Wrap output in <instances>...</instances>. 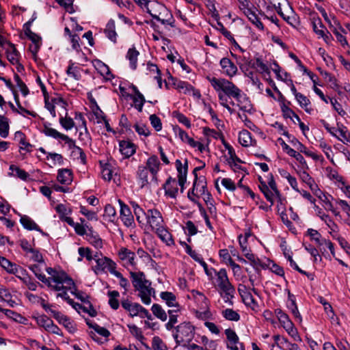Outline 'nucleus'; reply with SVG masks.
<instances>
[{
	"label": "nucleus",
	"instance_id": "f257e3e1",
	"mask_svg": "<svg viewBox=\"0 0 350 350\" xmlns=\"http://www.w3.org/2000/svg\"><path fill=\"white\" fill-rule=\"evenodd\" d=\"M207 79L215 91H222L228 97H232L237 101V105L239 109L245 112H250L251 107L250 105H242L241 100V90L237 87L232 82L225 79H217L215 77H208Z\"/></svg>",
	"mask_w": 350,
	"mask_h": 350
},
{
	"label": "nucleus",
	"instance_id": "f03ea898",
	"mask_svg": "<svg viewBox=\"0 0 350 350\" xmlns=\"http://www.w3.org/2000/svg\"><path fill=\"white\" fill-rule=\"evenodd\" d=\"M207 79L215 91H222L228 97H232L237 101V105L239 109L245 112H250L251 107L250 105H242L241 100V90L237 87L232 82L225 79H217L215 77H208Z\"/></svg>",
	"mask_w": 350,
	"mask_h": 350
},
{
	"label": "nucleus",
	"instance_id": "7ed1b4c3",
	"mask_svg": "<svg viewBox=\"0 0 350 350\" xmlns=\"http://www.w3.org/2000/svg\"><path fill=\"white\" fill-rule=\"evenodd\" d=\"M131 282L135 291H139V297L142 301L146 305L151 303L150 296L155 293V291L151 287V282L146 278L142 271H130Z\"/></svg>",
	"mask_w": 350,
	"mask_h": 350
},
{
	"label": "nucleus",
	"instance_id": "20e7f679",
	"mask_svg": "<svg viewBox=\"0 0 350 350\" xmlns=\"http://www.w3.org/2000/svg\"><path fill=\"white\" fill-rule=\"evenodd\" d=\"M176 333L173 336L177 345L186 347L193 340L195 327L189 322H183L175 327Z\"/></svg>",
	"mask_w": 350,
	"mask_h": 350
},
{
	"label": "nucleus",
	"instance_id": "39448f33",
	"mask_svg": "<svg viewBox=\"0 0 350 350\" xmlns=\"http://www.w3.org/2000/svg\"><path fill=\"white\" fill-rule=\"evenodd\" d=\"M152 230L156 231L164 226V221L161 213L157 209H149L147 211V220Z\"/></svg>",
	"mask_w": 350,
	"mask_h": 350
},
{
	"label": "nucleus",
	"instance_id": "423d86ee",
	"mask_svg": "<svg viewBox=\"0 0 350 350\" xmlns=\"http://www.w3.org/2000/svg\"><path fill=\"white\" fill-rule=\"evenodd\" d=\"M46 271L48 274L50 275V277L47 279L49 280V282L51 284V281L53 282L65 283L67 284H70L72 283L71 278H70L64 271H57L51 267L46 268Z\"/></svg>",
	"mask_w": 350,
	"mask_h": 350
},
{
	"label": "nucleus",
	"instance_id": "0eeeda50",
	"mask_svg": "<svg viewBox=\"0 0 350 350\" xmlns=\"http://www.w3.org/2000/svg\"><path fill=\"white\" fill-rule=\"evenodd\" d=\"M118 257L125 267L131 266L135 267L137 265L135 254L126 247H122L118 252Z\"/></svg>",
	"mask_w": 350,
	"mask_h": 350
},
{
	"label": "nucleus",
	"instance_id": "6e6552de",
	"mask_svg": "<svg viewBox=\"0 0 350 350\" xmlns=\"http://www.w3.org/2000/svg\"><path fill=\"white\" fill-rule=\"evenodd\" d=\"M43 132L47 136L51 137L55 139H61L68 144V147L74 146V140L70 138L66 135L58 132L55 129L50 127V124H44Z\"/></svg>",
	"mask_w": 350,
	"mask_h": 350
},
{
	"label": "nucleus",
	"instance_id": "1a4fd4ad",
	"mask_svg": "<svg viewBox=\"0 0 350 350\" xmlns=\"http://www.w3.org/2000/svg\"><path fill=\"white\" fill-rule=\"evenodd\" d=\"M275 313L280 323L282 324V327L285 329L288 334L292 336L295 335L297 334L296 329L294 327L293 323L289 319L288 316L280 309L276 310Z\"/></svg>",
	"mask_w": 350,
	"mask_h": 350
},
{
	"label": "nucleus",
	"instance_id": "9d476101",
	"mask_svg": "<svg viewBox=\"0 0 350 350\" xmlns=\"http://www.w3.org/2000/svg\"><path fill=\"white\" fill-rule=\"evenodd\" d=\"M160 161L157 156L153 154L146 161V165L150 173L151 181H157V173L160 170Z\"/></svg>",
	"mask_w": 350,
	"mask_h": 350
},
{
	"label": "nucleus",
	"instance_id": "9b49d317",
	"mask_svg": "<svg viewBox=\"0 0 350 350\" xmlns=\"http://www.w3.org/2000/svg\"><path fill=\"white\" fill-rule=\"evenodd\" d=\"M176 167L178 171V185L180 186V191H184V185L187 181V174L188 170V161L187 159L185 160V163L183 165L179 159L176 161Z\"/></svg>",
	"mask_w": 350,
	"mask_h": 350
},
{
	"label": "nucleus",
	"instance_id": "f8f14e48",
	"mask_svg": "<svg viewBox=\"0 0 350 350\" xmlns=\"http://www.w3.org/2000/svg\"><path fill=\"white\" fill-rule=\"evenodd\" d=\"M225 334L228 340V343L227 344V347L230 350H239L238 345L240 346V349L241 350H244L243 345L241 342H239V338L237 335L236 332L230 329H226L225 330Z\"/></svg>",
	"mask_w": 350,
	"mask_h": 350
},
{
	"label": "nucleus",
	"instance_id": "ddd939ff",
	"mask_svg": "<svg viewBox=\"0 0 350 350\" xmlns=\"http://www.w3.org/2000/svg\"><path fill=\"white\" fill-rule=\"evenodd\" d=\"M118 202L120 205V218L122 221L126 226H133L134 225V217L129 207L121 200H119Z\"/></svg>",
	"mask_w": 350,
	"mask_h": 350
},
{
	"label": "nucleus",
	"instance_id": "4468645a",
	"mask_svg": "<svg viewBox=\"0 0 350 350\" xmlns=\"http://www.w3.org/2000/svg\"><path fill=\"white\" fill-rule=\"evenodd\" d=\"M312 28L319 38H323V40L327 42V36L326 33L327 29L326 26L323 23L322 20L319 17H313L312 18Z\"/></svg>",
	"mask_w": 350,
	"mask_h": 350
},
{
	"label": "nucleus",
	"instance_id": "2eb2a0df",
	"mask_svg": "<svg viewBox=\"0 0 350 350\" xmlns=\"http://www.w3.org/2000/svg\"><path fill=\"white\" fill-rule=\"evenodd\" d=\"M50 313L58 321L59 323L62 324L70 333L75 332L76 328L73 323L70 321V319L62 314L60 312L49 309Z\"/></svg>",
	"mask_w": 350,
	"mask_h": 350
},
{
	"label": "nucleus",
	"instance_id": "dca6fc26",
	"mask_svg": "<svg viewBox=\"0 0 350 350\" xmlns=\"http://www.w3.org/2000/svg\"><path fill=\"white\" fill-rule=\"evenodd\" d=\"M163 188L166 196L172 198H176L178 192V183L175 178L169 177L164 184Z\"/></svg>",
	"mask_w": 350,
	"mask_h": 350
},
{
	"label": "nucleus",
	"instance_id": "f3484780",
	"mask_svg": "<svg viewBox=\"0 0 350 350\" xmlns=\"http://www.w3.org/2000/svg\"><path fill=\"white\" fill-rule=\"evenodd\" d=\"M137 175L139 181L141 183L142 188L148 186L152 182L150 180V171L147 169L146 167H144V165H140L138 167ZM154 182L157 183V181Z\"/></svg>",
	"mask_w": 350,
	"mask_h": 350
},
{
	"label": "nucleus",
	"instance_id": "a211bd4d",
	"mask_svg": "<svg viewBox=\"0 0 350 350\" xmlns=\"http://www.w3.org/2000/svg\"><path fill=\"white\" fill-rule=\"evenodd\" d=\"M206 190V180L204 176H202L199 177V179L194 180L191 189L192 195L199 197L200 194L204 193Z\"/></svg>",
	"mask_w": 350,
	"mask_h": 350
},
{
	"label": "nucleus",
	"instance_id": "6ab92c4d",
	"mask_svg": "<svg viewBox=\"0 0 350 350\" xmlns=\"http://www.w3.org/2000/svg\"><path fill=\"white\" fill-rule=\"evenodd\" d=\"M330 31L334 33L337 41L340 43L343 48H345L346 46L349 47L346 37L344 36V33H346V31L342 27H340L339 29H337L334 27L329 21V32ZM329 37H332L330 33Z\"/></svg>",
	"mask_w": 350,
	"mask_h": 350
},
{
	"label": "nucleus",
	"instance_id": "aec40b11",
	"mask_svg": "<svg viewBox=\"0 0 350 350\" xmlns=\"http://www.w3.org/2000/svg\"><path fill=\"white\" fill-rule=\"evenodd\" d=\"M86 228L88 232L85 236L88 241L96 248H101L103 247V241L98 234L93 230L92 227L87 226Z\"/></svg>",
	"mask_w": 350,
	"mask_h": 350
},
{
	"label": "nucleus",
	"instance_id": "412c9836",
	"mask_svg": "<svg viewBox=\"0 0 350 350\" xmlns=\"http://www.w3.org/2000/svg\"><path fill=\"white\" fill-rule=\"evenodd\" d=\"M120 151L125 158H129L136 152L135 145L130 141L122 140L119 142Z\"/></svg>",
	"mask_w": 350,
	"mask_h": 350
},
{
	"label": "nucleus",
	"instance_id": "4be33fe9",
	"mask_svg": "<svg viewBox=\"0 0 350 350\" xmlns=\"http://www.w3.org/2000/svg\"><path fill=\"white\" fill-rule=\"evenodd\" d=\"M0 266L10 273L16 274L19 271L22 273L24 272V269L22 267L17 266L16 264L11 262L9 260L2 256H0Z\"/></svg>",
	"mask_w": 350,
	"mask_h": 350
},
{
	"label": "nucleus",
	"instance_id": "5701e85b",
	"mask_svg": "<svg viewBox=\"0 0 350 350\" xmlns=\"http://www.w3.org/2000/svg\"><path fill=\"white\" fill-rule=\"evenodd\" d=\"M307 234L310 237L312 241H315L319 250L322 252L323 256L326 258V254H325V249L323 248L324 252H323V249L321 247L324 243H326V239L323 238L317 230L312 228L308 230Z\"/></svg>",
	"mask_w": 350,
	"mask_h": 350
},
{
	"label": "nucleus",
	"instance_id": "b1692460",
	"mask_svg": "<svg viewBox=\"0 0 350 350\" xmlns=\"http://www.w3.org/2000/svg\"><path fill=\"white\" fill-rule=\"evenodd\" d=\"M148 3L149 1H146V3L144 5V7L146 8V12L154 18V19H156L157 21L161 22L163 25H170V27H175V20L172 16V14L169 12L167 14V15L169 16V17L167 18H161L160 16L159 15H157V14H154L151 12V10L149 9L148 8Z\"/></svg>",
	"mask_w": 350,
	"mask_h": 350
},
{
	"label": "nucleus",
	"instance_id": "393cba45",
	"mask_svg": "<svg viewBox=\"0 0 350 350\" xmlns=\"http://www.w3.org/2000/svg\"><path fill=\"white\" fill-rule=\"evenodd\" d=\"M121 304L122 308L129 312L131 317H136L140 313L142 306L139 304L132 303L128 299L122 300Z\"/></svg>",
	"mask_w": 350,
	"mask_h": 350
},
{
	"label": "nucleus",
	"instance_id": "a878e982",
	"mask_svg": "<svg viewBox=\"0 0 350 350\" xmlns=\"http://www.w3.org/2000/svg\"><path fill=\"white\" fill-rule=\"evenodd\" d=\"M217 282L220 290L227 288L228 287L232 286V285L230 282L226 270L225 269H221L216 273Z\"/></svg>",
	"mask_w": 350,
	"mask_h": 350
},
{
	"label": "nucleus",
	"instance_id": "bb28decb",
	"mask_svg": "<svg viewBox=\"0 0 350 350\" xmlns=\"http://www.w3.org/2000/svg\"><path fill=\"white\" fill-rule=\"evenodd\" d=\"M329 134L338 138L341 141L346 140L350 143V133L348 132L346 127L342 129H336L335 127H329Z\"/></svg>",
	"mask_w": 350,
	"mask_h": 350
},
{
	"label": "nucleus",
	"instance_id": "cd10ccee",
	"mask_svg": "<svg viewBox=\"0 0 350 350\" xmlns=\"http://www.w3.org/2000/svg\"><path fill=\"white\" fill-rule=\"evenodd\" d=\"M154 232L161 239V240L165 243L167 245H174V239H172V236L165 228V226H162L161 228H159V229Z\"/></svg>",
	"mask_w": 350,
	"mask_h": 350
},
{
	"label": "nucleus",
	"instance_id": "c85d7f7f",
	"mask_svg": "<svg viewBox=\"0 0 350 350\" xmlns=\"http://www.w3.org/2000/svg\"><path fill=\"white\" fill-rule=\"evenodd\" d=\"M174 85H176V88L179 91H182L185 94L193 92L194 96H200V92L198 91H196L194 88L187 82L176 80V82L174 83Z\"/></svg>",
	"mask_w": 350,
	"mask_h": 350
},
{
	"label": "nucleus",
	"instance_id": "c756f323",
	"mask_svg": "<svg viewBox=\"0 0 350 350\" xmlns=\"http://www.w3.org/2000/svg\"><path fill=\"white\" fill-rule=\"evenodd\" d=\"M220 65L222 68L226 69V72L228 76L232 77L237 72V66L228 58H222L220 60Z\"/></svg>",
	"mask_w": 350,
	"mask_h": 350
},
{
	"label": "nucleus",
	"instance_id": "7c9ffc66",
	"mask_svg": "<svg viewBox=\"0 0 350 350\" xmlns=\"http://www.w3.org/2000/svg\"><path fill=\"white\" fill-rule=\"evenodd\" d=\"M244 14L247 17L249 21L254 25L260 30H264V25L260 21L257 14L252 10H247L243 11Z\"/></svg>",
	"mask_w": 350,
	"mask_h": 350
},
{
	"label": "nucleus",
	"instance_id": "2f4dec72",
	"mask_svg": "<svg viewBox=\"0 0 350 350\" xmlns=\"http://www.w3.org/2000/svg\"><path fill=\"white\" fill-rule=\"evenodd\" d=\"M132 204L137 221L141 226L145 225L147 220V212L145 213L137 204L133 202Z\"/></svg>",
	"mask_w": 350,
	"mask_h": 350
},
{
	"label": "nucleus",
	"instance_id": "473e14b6",
	"mask_svg": "<svg viewBox=\"0 0 350 350\" xmlns=\"http://www.w3.org/2000/svg\"><path fill=\"white\" fill-rule=\"evenodd\" d=\"M8 45L10 46V49H8L6 51L8 61L12 64H17L18 62V57L19 55V53L17 51L15 46L12 43L8 42Z\"/></svg>",
	"mask_w": 350,
	"mask_h": 350
},
{
	"label": "nucleus",
	"instance_id": "72a5a7b5",
	"mask_svg": "<svg viewBox=\"0 0 350 350\" xmlns=\"http://www.w3.org/2000/svg\"><path fill=\"white\" fill-rule=\"evenodd\" d=\"M329 180L334 181V184L340 189H343L346 180L344 177L340 175L336 171L329 170Z\"/></svg>",
	"mask_w": 350,
	"mask_h": 350
},
{
	"label": "nucleus",
	"instance_id": "f704fd0d",
	"mask_svg": "<svg viewBox=\"0 0 350 350\" xmlns=\"http://www.w3.org/2000/svg\"><path fill=\"white\" fill-rule=\"evenodd\" d=\"M57 180L62 184H69L72 181V172L68 169H62L58 171Z\"/></svg>",
	"mask_w": 350,
	"mask_h": 350
},
{
	"label": "nucleus",
	"instance_id": "c9c22d12",
	"mask_svg": "<svg viewBox=\"0 0 350 350\" xmlns=\"http://www.w3.org/2000/svg\"><path fill=\"white\" fill-rule=\"evenodd\" d=\"M105 33L109 40L114 43L116 42L117 33L115 30V22L113 20H110L107 23L105 29Z\"/></svg>",
	"mask_w": 350,
	"mask_h": 350
},
{
	"label": "nucleus",
	"instance_id": "e433bc0d",
	"mask_svg": "<svg viewBox=\"0 0 350 350\" xmlns=\"http://www.w3.org/2000/svg\"><path fill=\"white\" fill-rule=\"evenodd\" d=\"M139 55V53L135 47L129 49L127 52L126 58L129 60L130 66L133 70H135L137 68V61Z\"/></svg>",
	"mask_w": 350,
	"mask_h": 350
},
{
	"label": "nucleus",
	"instance_id": "4c0bfd02",
	"mask_svg": "<svg viewBox=\"0 0 350 350\" xmlns=\"http://www.w3.org/2000/svg\"><path fill=\"white\" fill-rule=\"evenodd\" d=\"M251 133L247 130H243L239 133V142L245 147L252 145V136Z\"/></svg>",
	"mask_w": 350,
	"mask_h": 350
},
{
	"label": "nucleus",
	"instance_id": "58836bf2",
	"mask_svg": "<svg viewBox=\"0 0 350 350\" xmlns=\"http://www.w3.org/2000/svg\"><path fill=\"white\" fill-rule=\"evenodd\" d=\"M160 296L162 299L165 301L168 306H178V303L176 301V296L172 293L167 291L162 292Z\"/></svg>",
	"mask_w": 350,
	"mask_h": 350
},
{
	"label": "nucleus",
	"instance_id": "ea45409f",
	"mask_svg": "<svg viewBox=\"0 0 350 350\" xmlns=\"http://www.w3.org/2000/svg\"><path fill=\"white\" fill-rule=\"evenodd\" d=\"M241 298H242L244 304L246 306H250L253 310H254L256 307H258V303L254 299L250 291L249 292L243 293V295L241 296Z\"/></svg>",
	"mask_w": 350,
	"mask_h": 350
},
{
	"label": "nucleus",
	"instance_id": "a19ab883",
	"mask_svg": "<svg viewBox=\"0 0 350 350\" xmlns=\"http://www.w3.org/2000/svg\"><path fill=\"white\" fill-rule=\"evenodd\" d=\"M29 269L33 272L36 276L43 283L46 284L48 286H51L49 280L47 279L44 274L41 273V269L37 265H33L29 267Z\"/></svg>",
	"mask_w": 350,
	"mask_h": 350
},
{
	"label": "nucleus",
	"instance_id": "79ce46f5",
	"mask_svg": "<svg viewBox=\"0 0 350 350\" xmlns=\"http://www.w3.org/2000/svg\"><path fill=\"white\" fill-rule=\"evenodd\" d=\"M9 134V123L8 119L3 116H0V136L5 138Z\"/></svg>",
	"mask_w": 350,
	"mask_h": 350
},
{
	"label": "nucleus",
	"instance_id": "37998d69",
	"mask_svg": "<svg viewBox=\"0 0 350 350\" xmlns=\"http://www.w3.org/2000/svg\"><path fill=\"white\" fill-rule=\"evenodd\" d=\"M20 221L23 227L27 230H40L39 226L27 216L21 217Z\"/></svg>",
	"mask_w": 350,
	"mask_h": 350
},
{
	"label": "nucleus",
	"instance_id": "c03bdc74",
	"mask_svg": "<svg viewBox=\"0 0 350 350\" xmlns=\"http://www.w3.org/2000/svg\"><path fill=\"white\" fill-rule=\"evenodd\" d=\"M151 310L154 315L162 321H165L167 320V314L160 305L154 304Z\"/></svg>",
	"mask_w": 350,
	"mask_h": 350
},
{
	"label": "nucleus",
	"instance_id": "a18cd8bd",
	"mask_svg": "<svg viewBox=\"0 0 350 350\" xmlns=\"http://www.w3.org/2000/svg\"><path fill=\"white\" fill-rule=\"evenodd\" d=\"M109 258L106 256H103L100 255L99 256L97 254L94 256V260L96 262V269L100 271H105L106 269L107 264Z\"/></svg>",
	"mask_w": 350,
	"mask_h": 350
},
{
	"label": "nucleus",
	"instance_id": "49530a36",
	"mask_svg": "<svg viewBox=\"0 0 350 350\" xmlns=\"http://www.w3.org/2000/svg\"><path fill=\"white\" fill-rule=\"evenodd\" d=\"M221 296L223 297L225 302H229L230 304H232L231 299L234 297V294L235 293V288L234 286H232L227 288L221 289Z\"/></svg>",
	"mask_w": 350,
	"mask_h": 350
},
{
	"label": "nucleus",
	"instance_id": "de8ad7c7",
	"mask_svg": "<svg viewBox=\"0 0 350 350\" xmlns=\"http://www.w3.org/2000/svg\"><path fill=\"white\" fill-rule=\"evenodd\" d=\"M260 189L264 193L266 199L271 202V204H273V196L274 192L269 189V187L265 182H261V185L259 186Z\"/></svg>",
	"mask_w": 350,
	"mask_h": 350
},
{
	"label": "nucleus",
	"instance_id": "09e8293b",
	"mask_svg": "<svg viewBox=\"0 0 350 350\" xmlns=\"http://www.w3.org/2000/svg\"><path fill=\"white\" fill-rule=\"evenodd\" d=\"M108 296L109 297V304L113 310H117L119 307V301L117 299L120 294L116 291H112L108 292Z\"/></svg>",
	"mask_w": 350,
	"mask_h": 350
},
{
	"label": "nucleus",
	"instance_id": "8fccbe9b",
	"mask_svg": "<svg viewBox=\"0 0 350 350\" xmlns=\"http://www.w3.org/2000/svg\"><path fill=\"white\" fill-rule=\"evenodd\" d=\"M284 118H290L293 122L295 121L293 118H297V121H299V117L288 107L283 104L281 107Z\"/></svg>",
	"mask_w": 350,
	"mask_h": 350
},
{
	"label": "nucleus",
	"instance_id": "3c124183",
	"mask_svg": "<svg viewBox=\"0 0 350 350\" xmlns=\"http://www.w3.org/2000/svg\"><path fill=\"white\" fill-rule=\"evenodd\" d=\"M222 315L228 321H238L240 319L239 313L231 308H227L223 310Z\"/></svg>",
	"mask_w": 350,
	"mask_h": 350
},
{
	"label": "nucleus",
	"instance_id": "603ef678",
	"mask_svg": "<svg viewBox=\"0 0 350 350\" xmlns=\"http://www.w3.org/2000/svg\"><path fill=\"white\" fill-rule=\"evenodd\" d=\"M15 135L16 137H20V144L21 145L20 147L21 150H25L26 152H31L32 145L25 141V135L21 131H17L15 133Z\"/></svg>",
	"mask_w": 350,
	"mask_h": 350
},
{
	"label": "nucleus",
	"instance_id": "864d4df0",
	"mask_svg": "<svg viewBox=\"0 0 350 350\" xmlns=\"http://www.w3.org/2000/svg\"><path fill=\"white\" fill-rule=\"evenodd\" d=\"M36 320L38 325L40 327H44L46 331L48 330L49 327H50L51 323L53 322L51 319H49L46 315L39 316L36 319Z\"/></svg>",
	"mask_w": 350,
	"mask_h": 350
},
{
	"label": "nucleus",
	"instance_id": "5fc2aeb1",
	"mask_svg": "<svg viewBox=\"0 0 350 350\" xmlns=\"http://www.w3.org/2000/svg\"><path fill=\"white\" fill-rule=\"evenodd\" d=\"M66 74L68 76L73 77L75 80H79L81 78V74L79 68L74 67V63L72 62H70V65L68 66L66 70Z\"/></svg>",
	"mask_w": 350,
	"mask_h": 350
},
{
	"label": "nucleus",
	"instance_id": "6e6d98bb",
	"mask_svg": "<svg viewBox=\"0 0 350 350\" xmlns=\"http://www.w3.org/2000/svg\"><path fill=\"white\" fill-rule=\"evenodd\" d=\"M67 115L66 112L65 117L60 116L59 123L66 130H70L75 126V122L71 118L67 117Z\"/></svg>",
	"mask_w": 350,
	"mask_h": 350
},
{
	"label": "nucleus",
	"instance_id": "4d7b16f0",
	"mask_svg": "<svg viewBox=\"0 0 350 350\" xmlns=\"http://www.w3.org/2000/svg\"><path fill=\"white\" fill-rule=\"evenodd\" d=\"M93 64H94V67L97 70H98V71L100 72V73L101 75L109 74L110 71H109V67L105 63H103L102 61H100L99 59H95L93 61Z\"/></svg>",
	"mask_w": 350,
	"mask_h": 350
},
{
	"label": "nucleus",
	"instance_id": "13d9d810",
	"mask_svg": "<svg viewBox=\"0 0 350 350\" xmlns=\"http://www.w3.org/2000/svg\"><path fill=\"white\" fill-rule=\"evenodd\" d=\"M70 149H74L72 151V153L75 155H79V159L81 160L83 164H85L86 163V155L83 150L79 146L75 145V142L74 141V146L69 147Z\"/></svg>",
	"mask_w": 350,
	"mask_h": 350
},
{
	"label": "nucleus",
	"instance_id": "bf43d9fd",
	"mask_svg": "<svg viewBox=\"0 0 350 350\" xmlns=\"http://www.w3.org/2000/svg\"><path fill=\"white\" fill-rule=\"evenodd\" d=\"M10 170L12 172H15L16 173V176L21 178V180H26L28 177H29V174L27 172H26L25 170L19 168L17 166H15L14 165H11L10 166Z\"/></svg>",
	"mask_w": 350,
	"mask_h": 350
},
{
	"label": "nucleus",
	"instance_id": "052dcab7",
	"mask_svg": "<svg viewBox=\"0 0 350 350\" xmlns=\"http://www.w3.org/2000/svg\"><path fill=\"white\" fill-rule=\"evenodd\" d=\"M193 295L197 301L202 302V308L207 309L208 308V299L204 294L199 291H193Z\"/></svg>",
	"mask_w": 350,
	"mask_h": 350
},
{
	"label": "nucleus",
	"instance_id": "680f3d73",
	"mask_svg": "<svg viewBox=\"0 0 350 350\" xmlns=\"http://www.w3.org/2000/svg\"><path fill=\"white\" fill-rule=\"evenodd\" d=\"M78 252L81 256L78 259L79 261H81L83 257H85L89 261L94 259V256L92 254V251L89 247H79Z\"/></svg>",
	"mask_w": 350,
	"mask_h": 350
},
{
	"label": "nucleus",
	"instance_id": "e2e57ef3",
	"mask_svg": "<svg viewBox=\"0 0 350 350\" xmlns=\"http://www.w3.org/2000/svg\"><path fill=\"white\" fill-rule=\"evenodd\" d=\"M134 128L135 129V131L139 135H143L144 137H148L150 134L149 129L145 124L137 123V124H135L134 125Z\"/></svg>",
	"mask_w": 350,
	"mask_h": 350
},
{
	"label": "nucleus",
	"instance_id": "0e129e2a",
	"mask_svg": "<svg viewBox=\"0 0 350 350\" xmlns=\"http://www.w3.org/2000/svg\"><path fill=\"white\" fill-rule=\"evenodd\" d=\"M102 177L105 180L109 181L112 178L113 170L111 169V165L110 163H106L102 170Z\"/></svg>",
	"mask_w": 350,
	"mask_h": 350
},
{
	"label": "nucleus",
	"instance_id": "69168bd1",
	"mask_svg": "<svg viewBox=\"0 0 350 350\" xmlns=\"http://www.w3.org/2000/svg\"><path fill=\"white\" fill-rule=\"evenodd\" d=\"M128 327L131 334L134 336L137 340L142 341L144 339L142 332L135 325H128Z\"/></svg>",
	"mask_w": 350,
	"mask_h": 350
},
{
	"label": "nucleus",
	"instance_id": "338daca9",
	"mask_svg": "<svg viewBox=\"0 0 350 350\" xmlns=\"http://www.w3.org/2000/svg\"><path fill=\"white\" fill-rule=\"evenodd\" d=\"M178 135L183 142L187 143L193 148H196V144L195 143L196 141L190 137L185 131L180 129Z\"/></svg>",
	"mask_w": 350,
	"mask_h": 350
},
{
	"label": "nucleus",
	"instance_id": "774afa93",
	"mask_svg": "<svg viewBox=\"0 0 350 350\" xmlns=\"http://www.w3.org/2000/svg\"><path fill=\"white\" fill-rule=\"evenodd\" d=\"M152 349L154 350H167L166 345L158 336H154L152 339Z\"/></svg>",
	"mask_w": 350,
	"mask_h": 350
}]
</instances>
